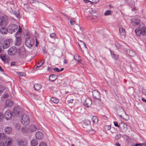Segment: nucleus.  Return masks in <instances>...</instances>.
I'll list each match as a JSON object with an SVG mask.
<instances>
[{
	"instance_id": "dca6fc26",
	"label": "nucleus",
	"mask_w": 146,
	"mask_h": 146,
	"mask_svg": "<svg viewBox=\"0 0 146 146\" xmlns=\"http://www.w3.org/2000/svg\"><path fill=\"white\" fill-rule=\"evenodd\" d=\"M92 103V101L90 99H86L84 103V105L88 108L90 107Z\"/></svg>"
},
{
	"instance_id": "f8f14e48",
	"label": "nucleus",
	"mask_w": 146,
	"mask_h": 146,
	"mask_svg": "<svg viewBox=\"0 0 146 146\" xmlns=\"http://www.w3.org/2000/svg\"><path fill=\"white\" fill-rule=\"evenodd\" d=\"M45 132L42 130L41 131H37V139H40L43 137Z\"/></svg>"
},
{
	"instance_id": "412c9836",
	"label": "nucleus",
	"mask_w": 146,
	"mask_h": 146,
	"mask_svg": "<svg viewBox=\"0 0 146 146\" xmlns=\"http://www.w3.org/2000/svg\"><path fill=\"white\" fill-rule=\"evenodd\" d=\"M19 109L18 107L15 108L13 112V114L16 116L18 115L19 113Z\"/></svg>"
},
{
	"instance_id": "393cba45",
	"label": "nucleus",
	"mask_w": 146,
	"mask_h": 146,
	"mask_svg": "<svg viewBox=\"0 0 146 146\" xmlns=\"http://www.w3.org/2000/svg\"><path fill=\"white\" fill-rule=\"evenodd\" d=\"M0 32L2 34H6L8 32V28L7 29L5 27H3L0 29Z\"/></svg>"
},
{
	"instance_id": "4d7b16f0",
	"label": "nucleus",
	"mask_w": 146,
	"mask_h": 146,
	"mask_svg": "<svg viewBox=\"0 0 146 146\" xmlns=\"http://www.w3.org/2000/svg\"><path fill=\"white\" fill-rule=\"evenodd\" d=\"M70 23L72 25H74L75 23V21L73 20H71L70 21Z\"/></svg>"
},
{
	"instance_id": "6e6d98bb",
	"label": "nucleus",
	"mask_w": 146,
	"mask_h": 146,
	"mask_svg": "<svg viewBox=\"0 0 146 146\" xmlns=\"http://www.w3.org/2000/svg\"><path fill=\"white\" fill-rule=\"evenodd\" d=\"M53 70L54 71L57 72H60L58 68H54L53 69Z\"/></svg>"
},
{
	"instance_id": "3c124183",
	"label": "nucleus",
	"mask_w": 146,
	"mask_h": 146,
	"mask_svg": "<svg viewBox=\"0 0 146 146\" xmlns=\"http://www.w3.org/2000/svg\"><path fill=\"white\" fill-rule=\"evenodd\" d=\"M3 118V115L2 113H0V122L2 121Z\"/></svg>"
},
{
	"instance_id": "f03ea898",
	"label": "nucleus",
	"mask_w": 146,
	"mask_h": 146,
	"mask_svg": "<svg viewBox=\"0 0 146 146\" xmlns=\"http://www.w3.org/2000/svg\"><path fill=\"white\" fill-rule=\"evenodd\" d=\"M9 7H10L11 10L13 13H14L16 16L17 18L20 17L19 14L18 12V10L16 9L15 8L16 5H15V4L14 1H12L9 3Z\"/></svg>"
},
{
	"instance_id": "4468645a",
	"label": "nucleus",
	"mask_w": 146,
	"mask_h": 146,
	"mask_svg": "<svg viewBox=\"0 0 146 146\" xmlns=\"http://www.w3.org/2000/svg\"><path fill=\"white\" fill-rule=\"evenodd\" d=\"M79 42L78 43V44L80 46L81 50L83 51L82 49H86L87 47L85 44L82 41L79 40Z\"/></svg>"
},
{
	"instance_id": "0eeeda50",
	"label": "nucleus",
	"mask_w": 146,
	"mask_h": 146,
	"mask_svg": "<svg viewBox=\"0 0 146 146\" xmlns=\"http://www.w3.org/2000/svg\"><path fill=\"white\" fill-rule=\"evenodd\" d=\"M17 52L16 48L15 46L10 48L8 50V54L10 55H13L16 54Z\"/></svg>"
},
{
	"instance_id": "c03bdc74",
	"label": "nucleus",
	"mask_w": 146,
	"mask_h": 146,
	"mask_svg": "<svg viewBox=\"0 0 146 146\" xmlns=\"http://www.w3.org/2000/svg\"><path fill=\"white\" fill-rule=\"evenodd\" d=\"M17 74H18L21 76H25V74L24 73L17 72Z\"/></svg>"
},
{
	"instance_id": "20e7f679",
	"label": "nucleus",
	"mask_w": 146,
	"mask_h": 146,
	"mask_svg": "<svg viewBox=\"0 0 146 146\" xmlns=\"http://www.w3.org/2000/svg\"><path fill=\"white\" fill-rule=\"evenodd\" d=\"M21 121L23 125H27L30 122V120L29 116L26 114H23L21 119Z\"/></svg>"
},
{
	"instance_id": "423d86ee",
	"label": "nucleus",
	"mask_w": 146,
	"mask_h": 146,
	"mask_svg": "<svg viewBox=\"0 0 146 146\" xmlns=\"http://www.w3.org/2000/svg\"><path fill=\"white\" fill-rule=\"evenodd\" d=\"M12 42L13 40L11 39L5 40L3 44V48L5 49L9 47L10 44L12 43Z\"/></svg>"
},
{
	"instance_id": "c85d7f7f",
	"label": "nucleus",
	"mask_w": 146,
	"mask_h": 146,
	"mask_svg": "<svg viewBox=\"0 0 146 146\" xmlns=\"http://www.w3.org/2000/svg\"><path fill=\"white\" fill-rule=\"evenodd\" d=\"M12 142V139L11 138H8L6 139L5 141V144H7V146L10 145Z\"/></svg>"
},
{
	"instance_id": "603ef678",
	"label": "nucleus",
	"mask_w": 146,
	"mask_h": 146,
	"mask_svg": "<svg viewBox=\"0 0 146 146\" xmlns=\"http://www.w3.org/2000/svg\"><path fill=\"white\" fill-rule=\"evenodd\" d=\"M8 94L7 93H5L3 96V98L6 99L8 96Z\"/></svg>"
},
{
	"instance_id": "aec40b11",
	"label": "nucleus",
	"mask_w": 146,
	"mask_h": 146,
	"mask_svg": "<svg viewBox=\"0 0 146 146\" xmlns=\"http://www.w3.org/2000/svg\"><path fill=\"white\" fill-rule=\"evenodd\" d=\"M58 76L55 74H51L50 75L49 79L51 82H52L56 80L58 77Z\"/></svg>"
},
{
	"instance_id": "5701e85b",
	"label": "nucleus",
	"mask_w": 146,
	"mask_h": 146,
	"mask_svg": "<svg viewBox=\"0 0 146 146\" xmlns=\"http://www.w3.org/2000/svg\"><path fill=\"white\" fill-rule=\"evenodd\" d=\"M127 54L130 56H133L135 55V53L132 50H129L126 51Z\"/></svg>"
},
{
	"instance_id": "052dcab7",
	"label": "nucleus",
	"mask_w": 146,
	"mask_h": 146,
	"mask_svg": "<svg viewBox=\"0 0 146 146\" xmlns=\"http://www.w3.org/2000/svg\"><path fill=\"white\" fill-rule=\"evenodd\" d=\"M84 2L86 3H87L88 2H91V1L88 0H84Z\"/></svg>"
},
{
	"instance_id": "ddd939ff",
	"label": "nucleus",
	"mask_w": 146,
	"mask_h": 146,
	"mask_svg": "<svg viewBox=\"0 0 146 146\" xmlns=\"http://www.w3.org/2000/svg\"><path fill=\"white\" fill-rule=\"evenodd\" d=\"M42 87V86L40 84H37V91H38V95H37V96H39L40 97V96L42 95V90L40 89Z\"/></svg>"
},
{
	"instance_id": "c9c22d12",
	"label": "nucleus",
	"mask_w": 146,
	"mask_h": 146,
	"mask_svg": "<svg viewBox=\"0 0 146 146\" xmlns=\"http://www.w3.org/2000/svg\"><path fill=\"white\" fill-rule=\"evenodd\" d=\"M92 120L94 123H96L98 121V118L96 116H93L92 118Z\"/></svg>"
},
{
	"instance_id": "2eb2a0df",
	"label": "nucleus",
	"mask_w": 146,
	"mask_h": 146,
	"mask_svg": "<svg viewBox=\"0 0 146 146\" xmlns=\"http://www.w3.org/2000/svg\"><path fill=\"white\" fill-rule=\"evenodd\" d=\"M19 35L16 34L15 37L16 38V45L18 46L20 44L21 42V37L19 36Z\"/></svg>"
},
{
	"instance_id": "680f3d73",
	"label": "nucleus",
	"mask_w": 146,
	"mask_h": 146,
	"mask_svg": "<svg viewBox=\"0 0 146 146\" xmlns=\"http://www.w3.org/2000/svg\"><path fill=\"white\" fill-rule=\"evenodd\" d=\"M141 100L142 101H143V102H146V100L145 99L143 98H142Z\"/></svg>"
},
{
	"instance_id": "f3484780",
	"label": "nucleus",
	"mask_w": 146,
	"mask_h": 146,
	"mask_svg": "<svg viewBox=\"0 0 146 146\" xmlns=\"http://www.w3.org/2000/svg\"><path fill=\"white\" fill-rule=\"evenodd\" d=\"M140 22V19L138 18H135L132 20V24L133 25H136L139 24Z\"/></svg>"
},
{
	"instance_id": "e433bc0d",
	"label": "nucleus",
	"mask_w": 146,
	"mask_h": 146,
	"mask_svg": "<svg viewBox=\"0 0 146 146\" xmlns=\"http://www.w3.org/2000/svg\"><path fill=\"white\" fill-rule=\"evenodd\" d=\"M31 144L32 146H36V141L35 139H33L31 141Z\"/></svg>"
},
{
	"instance_id": "09e8293b",
	"label": "nucleus",
	"mask_w": 146,
	"mask_h": 146,
	"mask_svg": "<svg viewBox=\"0 0 146 146\" xmlns=\"http://www.w3.org/2000/svg\"><path fill=\"white\" fill-rule=\"evenodd\" d=\"M121 137V135L120 134H117L115 136V138L116 139H120Z\"/></svg>"
},
{
	"instance_id": "2f4dec72",
	"label": "nucleus",
	"mask_w": 146,
	"mask_h": 146,
	"mask_svg": "<svg viewBox=\"0 0 146 146\" xmlns=\"http://www.w3.org/2000/svg\"><path fill=\"white\" fill-rule=\"evenodd\" d=\"M143 108V106L141 104H139L136 107V108L138 110L140 111Z\"/></svg>"
},
{
	"instance_id": "8fccbe9b",
	"label": "nucleus",
	"mask_w": 146,
	"mask_h": 146,
	"mask_svg": "<svg viewBox=\"0 0 146 146\" xmlns=\"http://www.w3.org/2000/svg\"><path fill=\"white\" fill-rule=\"evenodd\" d=\"M114 125L115 127H120V124H119V125L118 124V123L116 121H114Z\"/></svg>"
},
{
	"instance_id": "69168bd1",
	"label": "nucleus",
	"mask_w": 146,
	"mask_h": 146,
	"mask_svg": "<svg viewBox=\"0 0 146 146\" xmlns=\"http://www.w3.org/2000/svg\"><path fill=\"white\" fill-rule=\"evenodd\" d=\"M0 70L1 72H3L4 71L2 69V67H1V66H0Z\"/></svg>"
},
{
	"instance_id": "37998d69",
	"label": "nucleus",
	"mask_w": 146,
	"mask_h": 146,
	"mask_svg": "<svg viewBox=\"0 0 146 146\" xmlns=\"http://www.w3.org/2000/svg\"><path fill=\"white\" fill-rule=\"evenodd\" d=\"M4 90V88L2 86H0V95L3 92Z\"/></svg>"
},
{
	"instance_id": "6e6552de",
	"label": "nucleus",
	"mask_w": 146,
	"mask_h": 146,
	"mask_svg": "<svg viewBox=\"0 0 146 146\" xmlns=\"http://www.w3.org/2000/svg\"><path fill=\"white\" fill-rule=\"evenodd\" d=\"M8 18L6 16H0V27L4 23H5L7 21Z\"/></svg>"
},
{
	"instance_id": "4c0bfd02",
	"label": "nucleus",
	"mask_w": 146,
	"mask_h": 146,
	"mask_svg": "<svg viewBox=\"0 0 146 146\" xmlns=\"http://www.w3.org/2000/svg\"><path fill=\"white\" fill-rule=\"evenodd\" d=\"M112 14L111 11L110 10H107L105 13L104 15L105 16H107L111 15Z\"/></svg>"
},
{
	"instance_id": "58836bf2",
	"label": "nucleus",
	"mask_w": 146,
	"mask_h": 146,
	"mask_svg": "<svg viewBox=\"0 0 146 146\" xmlns=\"http://www.w3.org/2000/svg\"><path fill=\"white\" fill-rule=\"evenodd\" d=\"M0 58L4 61H5L7 60V58H6L5 55H3V56L2 55H0Z\"/></svg>"
},
{
	"instance_id": "a18cd8bd",
	"label": "nucleus",
	"mask_w": 146,
	"mask_h": 146,
	"mask_svg": "<svg viewBox=\"0 0 146 146\" xmlns=\"http://www.w3.org/2000/svg\"><path fill=\"white\" fill-rule=\"evenodd\" d=\"M39 146H47V145L45 143L42 142L40 143Z\"/></svg>"
},
{
	"instance_id": "4be33fe9",
	"label": "nucleus",
	"mask_w": 146,
	"mask_h": 146,
	"mask_svg": "<svg viewBox=\"0 0 146 146\" xmlns=\"http://www.w3.org/2000/svg\"><path fill=\"white\" fill-rule=\"evenodd\" d=\"M13 104V101L11 100H7L6 102V106L5 107H9L11 106Z\"/></svg>"
},
{
	"instance_id": "bf43d9fd",
	"label": "nucleus",
	"mask_w": 146,
	"mask_h": 146,
	"mask_svg": "<svg viewBox=\"0 0 146 146\" xmlns=\"http://www.w3.org/2000/svg\"><path fill=\"white\" fill-rule=\"evenodd\" d=\"M73 101V99H71L67 101V102L68 103H72Z\"/></svg>"
},
{
	"instance_id": "13d9d810",
	"label": "nucleus",
	"mask_w": 146,
	"mask_h": 146,
	"mask_svg": "<svg viewBox=\"0 0 146 146\" xmlns=\"http://www.w3.org/2000/svg\"><path fill=\"white\" fill-rule=\"evenodd\" d=\"M115 45L118 48H119V47L120 46V45H119V44L117 42H116L115 43Z\"/></svg>"
},
{
	"instance_id": "a211bd4d",
	"label": "nucleus",
	"mask_w": 146,
	"mask_h": 146,
	"mask_svg": "<svg viewBox=\"0 0 146 146\" xmlns=\"http://www.w3.org/2000/svg\"><path fill=\"white\" fill-rule=\"evenodd\" d=\"M119 32L120 34L122 36H125L126 35V32L125 29L123 28L119 27Z\"/></svg>"
},
{
	"instance_id": "cd10ccee",
	"label": "nucleus",
	"mask_w": 146,
	"mask_h": 146,
	"mask_svg": "<svg viewBox=\"0 0 146 146\" xmlns=\"http://www.w3.org/2000/svg\"><path fill=\"white\" fill-rule=\"evenodd\" d=\"M21 131L22 132L25 133H27L29 131V128L26 126L23 127L22 128Z\"/></svg>"
},
{
	"instance_id": "1a4fd4ad",
	"label": "nucleus",
	"mask_w": 146,
	"mask_h": 146,
	"mask_svg": "<svg viewBox=\"0 0 146 146\" xmlns=\"http://www.w3.org/2000/svg\"><path fill=\"white\" fill-rule=\"evenodd\" d=\"M93 96L94 99L100 100V95L99 92L96 90H94L92 92Z\"/></svg>"
},
{
	"instance_id": "de8ad7c7",
	"label": "nucleus",
	"mask_w": 146,
	"mask_h": 146,
	"mask_svg": "<svg viewBox=\"0 0 146 146\" xmlns=\"http://www.w3.org/2000/svg\"><path fill=\"white\" fill-rule=\"evenodd\" d=\"M50 36L51 38H54L56 36V35L55 33H53L50 35Z\"/></svg>"
},
{
	"instance_id": "7c9ffc66",
	"label": "nucleus",
	"mask_w": 146,
	"mask_h": 146,
	"mask_svg": "<svg viewBox=\"0 0 146 146\" xmlns=\"http://www.w3.org/2000/svg\"><path fill=\"white\" fill-rule=\"evenodd\" d=\"M50 100L52 102L55 104L58 103L59 102L58 99L53 97L51 98Z\"/></svg>"
},
{
	"instance_id": "b1692460",
	"label": "nucleus",
	"mask_w": 146,
	"mask_h": 146,
	"mask_svg": "<svg viewBox=\"0 0 146 146\" xmlns=\"http://www.w3.org/2000/svg\"><path fill=\"white\" fill-rule=\"evenodd\" d=\"M4 131L7 134H9L12 132V129L9 127H6L4 129Z\"/></svg>"
},
{
	"instance_id": "49530a36",
	"label": "nucleus",
	"mask_w": 146,
	"mask_h": 146,
	"mask_svg": "<svg viewBox=\"0 0 146 146\" xmlns=\"http://www.w3.org/2000/svg\"><path fill=\"white\" fill-rule=\"evenodd\" d=\"M100 0H92V1L90 2V4L93 5L94 3H97L99 2Z\"/></svg>"
},
{
	"instance_id": "9b49d317",
	"label": "nucleus",
	"mask_w": 146,
	"mask_h": 146,
	"mask_svg": "<svg viewBox=\"0 0 146 146\" xmlns=\"http://www.w3.org/2000/svg\"><path fill=\"white\" fill-rule=\"evenodd\" d=\"M12 115L10 111H6L4 113L3 117L7 119H9L11 117Z\"/></svg>"
},
{
	"instance_id": "f704fd0d",
	"label": "nucleus",
	"mask_w": 146,
	"mask_h": 146,
	"mask_svg": "<svg viewBox=\"0 0 146 146\" xmlns=\"http://www.w3.org/2000/svg\"><path fill=\"white\" fill-rule=\"evenodd\" d=\"M6 135L4 133H0V139L4 140L6 138Z\"/></svg>"
},
{
	"instance_id": "e2e57ef3",
	"label": "nucleus",
	"mask_w": 146,
	"mask_h": 146,
	"mask_svg": "<svg viewBox=\"0 0 146 146\" xmlns=\"http://www.w3.org/2000/svg\"><path fill=\"white\" fill-rule=\"evenodd\" d=\"M0 146H4V144L3 143L0 141Z\"/></svg>"
},
{
	"instance_id": "9d476101",
	"label": "nucleus",
	"mask_w": 146,
	"mask_h": 146,
	"mask_svg": "<svg viewBox=\"0 0 146 146\" xmlns=\"http://www.w3.org/2000/svg\"><path fill=\"white\" fill-rule=\"evenodd\" d=\"M36 123L34 122L33 124H31L29 126V131L31 132L36 131V127L35 125Z\"/></svg>"
},
{
	"instance_id": "39448f33",
	"label": "nucleus",
	"mask_w": 146,
	"mask_h": 146,
	"mask_svg": "<svg viewBox=\"0 0 146 146\" xmlns=\"http://www.w3.org/2000/svg\"><path fill=\"white\" fill-rule=\"evenodd\" d=\"M18 28V26L15 25H11L7 27L8 32L12 33L17 31Z\"/></svg>"
},
{
	"instance_id": "774afa93",
	"label": "nucleus",
	"mask_w": 146,
	"mask_h": 146,
	"mask_svg": "<svg viewBox=\"0 0 146 146\" xmlns=\"http://www.w3.org/2000/svg\"><path fill=\"white\" fill-rule=\"evenodd\" d=\"M141 146V144L137 143L135 146Z\"/></svg>"
},
{
	"instance_id": "bb28decb",
	"label": "nucleus",
	"mask_w": 146,
	"mask_h": 146,
	"mask_svg": "<svg viewBox=\"0 0 146 146\" xmlns=\"http://www.w3.org/2000/svg\"><path fill=\"white\" fill-rule=\"evenodd\" d=\"M135 32L136 34L138 36H139L141 34V29L139 27L135 30Z\"/></svg>"
},
{
	"instance_id": "473e14b6",
	"label": "nucleus",
	"mask_w": 146,
	"mask_h": 146,
	"mask_svg": "<svg viewBox=\"0 0 146 146\" xmlns=\"http://www.w3.org/2000/svg\"><path fill=\"white\" fill-rule=\"evenodd\" d=\"M76 57H78V59H77L76 58H75V56H74V59L76 61V62L78 63H81L82 60L80 58V57L79 56L76 55Z\"/></svg>"
},
{
	"instance_id": "338daca9",
	"label": "nucleus",
	"mask_w": 146,
	"mask_h": 146,
	"mask_svg": "<svg viewBox=\"0 0 146 146\" xmlns=\"http://www.w3.org/2000/svg\"><path fill=\"white\" fill-rule=\"evenodd\" d=\"M116 146H120V145L119 143H116Z\"/></svg>"
},
{
	"instance_id": "ea45409f",
	"label": "nucleus",
	"mask_w": 146,
	"mask_h": 146,
	"mask_svg": "<svg viewBox=\"0 0 146 146\" xmlns=\"http://www.w3.org/2000/svg\"><path fill=\"white\" fill-rule=\"evenodd\" d=\"M22 31V29L20 26H19V28L18 31L16 33L17 34L19 35H20L21 34V33Z\"/></svg>"
},
{
	"instance_id": "72a5a7b5",
	"label": "nucleus",
	"mask_w": 146,
	"mask_h": 146,
	"mask_svg": "<svg viewBox=\"0 0 146 146\" xmlns=\"http://www.w3.org/2000/svg\"><path fill=\"white\" fill-rule=\"evenodd\" d=\"M44 62V59H42V60H40L38 63V65L37 64V68L38 67L42 66Z\"/></svg>"
},
{
	"instance_id": "a878e982",
	"label": "nucleus",
	"mask_w": 146,
	"mask_h": 146,
	"mask_svg": "<svg viewBox=\"0 0 146 146\" xmlns=\"http://www.w3.org/2000/svg\"><path fill=\"white\" fill-rule=\"evenodd\" d=\"M27 142L25 141H20L18 142L19 146H26Z\"/></svg>"
},
{
	"instance_id": "c756f323",
	"label": "nucleus",
	"mask_w": 146,
	"mask_h": 146,
	"mask_svg": "<svg viewBox=\"0 0 146 146\" xmlns=\"http://www.w3.org/2000/svg\"><path fill=\"white\" fill-rule=\"evenodd\" d=\"M141 34L143 35H146V27H143L141 29Z\"/></svg>"
},
{
	"instance_id": "5fc2aeb1",
	"label": "nucleus",
	"mask_w": 146,
	"mask_h": 146,
	"mask_svg": "<svg viewBox=\"0 0 146 146\" xmlns=\"http://www.w3.org/2000/svg\"><path fill=\"white\" fill-rule=\"evenodd\" d=\"M35 94H31V97L34 99H35V98H36V96H35Z\"/></svg>"
},
{
	"instance_id": "0e129e2a",
	"label": "nucleus",
	"mask_w": 146,
	"mask_h": 146,
	"mask_svg": "<svg viewBox=\"0 0 146 146\" xmlns=\"http://www.w3.org/2000/svg\"><path fill=\"white\" fill-rule=\"evenodd\" d=\"M44 53H45L46 52V49L45 48H43V49Z\"/></svg>"
},
{
	"instance_id": "f257e3e1",
	"label": "nucleus",
	"mask_w": 146,
	"mask_h": 146,
	"mask_svg": "<svg viewBox=\"0 0 146 146\" xmlns=\"http://www.w3.org/2000/svg\"><path fill=\"white\" fill-rule=\"evenodd\" d=\"M117 113L119 116L126 120H128L129 118L128 115L125 112L124 109L121 107H119L117 109Z\"/></svg>"
},
{
	"instance_id": "6ab92c4d",
	"label": "nucleus",
	"mask_w": 146,
	"mask_h": 146,
	"mask_svg": "<svg viewBox=\"0 0 146 146\" xmlns=\"http://www.w3.org/2000/svg\"><path fill=\"white\" fill-rule=\"evenodd\" d=\"M18 52L19 53V56L21 58H24L26 57V53L25 51H21L20 50H19Z\"/></svg>"
},
{
	"instance_id": "a19ab883",
	"label": "nucleus",
	"mask_w": 146,
	"mask_h": 146,
	"mask_svg": "<svg viewBox=\"0 0 146 146\" xmlns=\"http://www.w3.org/2000/svg\"><path fill=\"white\" fill-rule=\"evenodd\" d=\"M111 54L112 55V58H113L115 59V60H117V59L118 58V55H117L116 54H114L112 53L111 52Z\"/></svg>"
},
{
	"instance_id": "79ce46f5",
	"label": "nucleus",
	"mask_w": 146,
	"mask_h": 146,
	"mask_svg": "<svg viewBox=\"0 0 146 146\" xmlns=\"http://www.w3.org/2000/svg\"><path fill=\"white\" fill-rule=\"evenodd\" d=\"M84 123L86 125H89L90 124V122L89 120H87L85 121Z\"/></svg>"
},
{
	"instance_id": "864d4df0",
	"label": "nucleus",
	"mask_w": 146,
	"mask_h": 146,
	"mask_svg": "<svg viewBox=\"0 0 146 146\" xmlns=\"http://www.w3.org/2000/svg\"><path fill=\"white\" fill-rule=\"evenodd\" d=\"M111 128V127L110 126L108 125V126H106L105 128L107 130H109Z\"/></svg>"
},
{
	"instance_id": "7ed1b4c3",
	"label": "nucleus",
	"mask_w": 146,
	"mask_h": 146,
	"mask_svg": "<svg viewBox=\"0 0 146 146\" xmlns=\"http://www.w3.org/2000/svg\"><path fill=\"white\" fill-rule=\"evenodd\" d=\"M34 43V41L33 38L30 36H27L26 38L25 42L26 46L29 48H30L33 45Z\"/></svg>"
}]
</instances>
